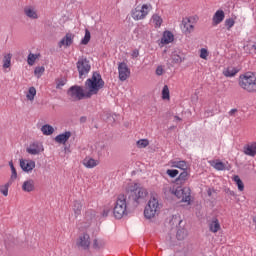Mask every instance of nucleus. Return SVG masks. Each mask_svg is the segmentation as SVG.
<instances>
[{
  "mask_svg": "<svg viewBox=\"0 0 256 256\" xmlns=\"http://www.w3.org/2000/svg\"><path fill=\"white\" fill-rule=\"evenodd\" d=\"M189 179V172L187 170H183V172L180 173L176 181H179L180 183H185Z\"/></svg>",
  "mask_w": 256,
  "mask_h": 256,
  "instance_id": "nucleus-38",
  "label": "nucleus"
},
{
  "mask_svg": "<svg viewBox=\"0 0 256 256\" xmlns=\"http://www.w3.org/2000/svg\"><path fill=\"white\" fill-rule=\"evenodd\" d=\"M109 213H111V207L109 206H104L103 211H102V215L103 217H108Z\"/></svg>",
  "mask_w": 256,
  "mask_h": 256,
  "instance_id": "nucleus-48",
  "label": "nucleus"
},
{
  "mask_svg": "<svg viewBox=\"0 0 256 256\" xmlns=\"http://www.w3.org/2000/svg\"><path fill=\"white\" fill-rule=\"evenodd\" d=\"M118 75L120 81H127V79L131 77V70L129 69V66H127V63L120 62L118 64Z\"/></svg>",
  "mask_w": 256,
  "mask_h": 256,
  "instance_id": "nucleus-11",
  "label": "nucleus"
},
{
  "mask_svg": "<svg viewBox=\"0 0 256 256\" xmlns=\"http://www.w3.org/2000/svg\"><path fill=\"white\" fill-rule=\"evenodd\" d=\"M153 11V5L150 3L140 4L131 11V17L134 21H143Z\"/></svg>",
  "mask_w": 256,
  "mask_h": 256,
  "instance_id": "nucleus-4",
  "label": "nucleus"
},
{
  "mask_svg": "<svg viewBox=\"0 0 256 256\" xmlns=\"http://www.w3.org/2000/svg\"><path fill=\"white\" fill-rule=\"evenodd\" d=\"M74 216L77 218L81 215V211H83V204L79 201H75L73 205Z\"/></svg>",
  "mask_w": 256,
  "mask_h": 256,
  "instance_id": "nucleus-30",
  "label": "nucleus"
},
{
  "mask_svg": "<svg viewBox=\"0 0 256 256\" xmlns=\"http://www.w3.org/2000/svg\"><path fill=\"white\" fill-rule=\"evenodd\" d=\"M84 121H85V118L82 117V118H81V122L84 123Z\"/></svg>",
  "mask_w": 256,
  "mask_h": 256,
  "instance_id": "nucleus-56",
  "label": "nucleus"
},
{
  "mask_svg": "<svg viewBox=\"0 0 256 256\" xmlns=\"http://www.w3.org/2000/svg\"><path fill=\"white\" fill-rule=\"evenodd\" d=\"M11 59H13V55L11 53L4 54L2 59V67L5 73L11 71Z\"/></svg>",
  "mask_w": 256,
  "mask_h": 256,
  "instance_id": "nucleus-21",
  "label": "nucleus"
},
{
  "mask_svg": "<svg viewBox=\"0 0 256 256\" xmlns=\"http://www.w3.org/2000/svg\"><path fill=\"white\" fill-rule=\"evenodd\" d=\"M104 87L105 81H103L101 74L94 72L92 77L85 82L86 99H91L93 95H97Z\"/></svg>",
  "mask_w": 256,
  "mask_h": 256,
  "instance_id": "nucleus-1",
  "label": "nucleus"
},
{
  "mask_svg": "<svg viewBox=\"0 0 256 256\" xmlns=\"http://www.w3.org/2000/svg\"><path fill=\"white\" fill-rule=\"evenodd\" d=\"M188 235L189 234L187 233V231L184 228H182L177 231L176 237L179 241H183V239H185Z\"/></svg>",
  "mask_w": 256,
  "mask_h": 256,
  "instance_id": "nucleus-41",
  "label": "nucleus"
},
{
  "mask_svg": "<svg viewBox=\"0 0 256 256\" xmlns=\"http://www.w3.org/2000/svg\"><path fill=\"white\" fill-rule=\"evenodd\" d=\"M155 73L158 77H161V75H165L166 71H165V66L163 65H159L157 66Z\"/></svg>",
  "mask_w": 256,
  "mask_h": 256,
  "instance_id": "nucleus-44",
  "label": "nucleus"
},
{
  "mask_svg": "<svg viewBox=\"0 0 256 256\" xmlns=\"http://www.w3.org/2000/svg\"><path fill=\"white\" fill-rule=\"evenodd\" d=\"M9 167H10L11 170H12V169H15V166L13 165V161H10V162H9Z\"/></svg>",
  "mask_w": 256,
  "mask_h": 256,
  "instance_id": "nucleus-52",
  "label": "nucleus"
},
{
  "mask_svg": "<svg viewBox=\"0 0 256 256\" xmlns=\"http://www.w3.org/2000/svg\"><path fill=\"white\" fill-rule=\"evenodd\" d=\"M67 95L71 101H81V99H87V92L85 88L83 89V87L77 85L70 87Z\"/></svg>",
  "mask_w": 256,
  "mask_h": 256,
  "instance_id": "nucleus-8",
  "label": "nucleus"
},
{
  "mask_svg": "<svg viewBox=\"0 0 256 256\" xmlns=\"http://www.w3.org/2000/svg\"><path fill=\"white\" fill-rule=\"evenodd\" d=\"M235 113H237V109H236V108L231 109V110L229 111V115H230V116L235 115Z\"/></svg>",
  "mask_w": 256,
  "mask_h": 256,
  "instance_id": "nucleus-51",
  "label": "nucleus"
},
{
  "mask_svg": "<svg viewBox=\"0 0 256 256\" xmlns=\"http://www.w3.org/2000/svg\"><path fill=\"white\" fill-rule=\"evenodd\" d=\"M65 83H67V80L57 79L56 80V89H62L63 87H65Z\"/></svg>",
  "mask_w": 256,
  "mask_h": 256,
  "instance_id": "nucleus-47",
  "label": "nucleus"
},
{
  "mask_svg": "<svg viewBox=\"0 0 256 256\" xmlns=\"http://www.w3.org/2000/svg\"><path fill=\"white\" fill-rule=\"evenodd\" d=\"M37 95V89L35 87H30L26 94V98L28 101H35V96Z\"/></svg>",
  "mask_w": 256,
  "mask_h": 256,
  "instance_id": "nucleus-31",
  "label": "nucleus"
},
{
  "mask_svg": "<svg viewBox=\"0 0 256 256\" xmlns=\"http://www.w3.org/2000/svg\"><path fill=\"white\" fill-rule=\"evenodd\" d=\"M89 41H91V32L89 29L85 30V35L81 40V45H89Z\"/></svg>",
  "mask_w": 256,
  "mask_h": 256,
  "instance_id": "nucleus-37",
  "label": "nucleus"
},
{
  "mask_svg": "<svg viewBox=\"0 0 256 256\" xmlns=\"http://www.w3.org/2000/svg\"><path fill=\"white\" fill-rule=\"evenodd\" d=\"M151 23L156 29H159L163 25V18L159 14H153L151 17Z\"/></svg>",
  "mask_w": 256,
  "mask_h": 256,
  "instance_id": "nucleus-27",
  "label": "nucleus"
},
{
  "mask_svg": "<svg viewBox=\"0 0 256 256\" xmlns=\"http://www.w3.org/2000/svg\"><path fill=\"white\" fill-rule=\"evenodd\" d=\"M9 187H11V182L0 185V193L4 197H7L9 195Z\"/></svg>",
  "mask_w": 256,
  "mask_h": 256,
  "instance_id": "nucleus-34",
  "label": "nucleus"
},
{
  "mask_svg": "<svg viewBox=\"0 0 256 256\" xmlns=\"http://www.w3.org/2000/svg\"><path fill=\"white\" fill-rule=\"evenodd\" d=\"M24 15H26L28 19H39V13H37V9L32 6H26L24 8Z\"/></svg>",
  "mask_w": 256,
  "mask_h": 256,
  "instance_id": "nucleus-20",
  "label": "nucleus"
},
{
  "mask_svg": "<svg viewBox=\"0 0 256 256\" xmlns=\"http://www.w3.org/2000/svg\"><path fill=\"white\" fill-rule=\"evenodd\" d=\"M129 212L127 211V196L120 194L117 199L113 209V215L115 219H123L125 215Z\"/></svg>",
  "mask_w": 256,
  "mask_h": 256,
  "instance_id": "nucleus-3",
  "label": "nucleus"
},
{
  "mask_svg": "<svg viewBox=\"0 0 256 256\" xmlns=\"http://www.w3.org/2000/svg\"><path fill=\"white\" fill-rule=\"evenodd\" d=\"M126 193L130 194V197H132L133 201L136 203H139L140 199H145L147 195H149V192H147V189L141 187V184L137 182H130L127 184L125 188Z\"/></svg>",
  "mask_w": 256,
  "mask_h": 256,
  "instance_id": "nucleus-2",
  "label": "nucleus"
},
{
  "mask_svg": "<svg viewBox=\"0 0 256 256\" xmlns=\"http://www.w3.org/2000/svg\"><path fill=\"white\" fill-rule=\"evenodd\" d=\"M170 57L172 65H181L185 61V58L181 57L177 51L172 52Z\"/></svg>",
  "mask_w": 256,
  "mask_h": 256,
  "instance_id": "nucleus-26",
  "label": "nucleus"
},
{
  "mask_svg": "<svg viewBox=\"0 0 256 256\" xmlns=\"http://www.w3.org/2000/svg\"><path fill=\"white\" fill-rule=\"evenodd\" d=\"M251 49H254V53H256V45H252Z\"/></svg>",
  "mask_w": 256,
  "mask_h": 256,
  "instance_id": "nucleus-55",
  "label": "nucleus"
},
{
  "mask_svg": "<svg viewBox=\"0 0 256 256\" xmlns=\"http://www.w3.org/2000/svg\"><path fill=\"white\" fill-rule=\"evenodd\" d=\"M35 161L30 159H20V167L25 173H31L35 169Z\"/></svg>",
  "mask_w": 256,
  "mask_h": 256,
  "instance_id": "nucleus-15",
  "label": "nucleus"
},
{
  "mask_svg": "<svg viewBox=\"0 0 256 256\" xmlns=\"http://www.w3.org/2000/svg\"><path fill=\"white\" fill-rule=\"evenodd\" d=\"M181 31L184 35H191L195 31V23H193L191 18H183Z\"/></svg>",
  "mask_w": 256,
  "mask_h": 256,
  "instance_id": "nucleus-12",
  "label": "nucleus"
},
{
  "mask_svg": "<svg viewBox=\"0 0 256 256\" xmlns=\"http://www.w3.org/2000/svg\"><path fill=\"white\" fill-rule=\"evenodd\" d=\"M166 174L169 175L172 179H175V177H177V175H179V170L176 169H168L166 171Z\"/></svg>",
  "mask_w": 256,
  "mask_h": 256,
  "instance_id": "nucleus-45",
  "label": "nucleus"
},
{
  "mask_svg": "<svg viewBox=\"0 0 256 256\" xmlns=\"http://www.w3.org/2000/svg\"><path fill=\"white\" fill-rule=\"evenodd\" d=\"M174 119H175L176 121H181V118H180L179 116H175Z\"/></svg>",
  "mask_w": 256,
  "mask_h": 256,
  "instance_id": "nucleus-54",
  "label": "nucleus"
},
{
  "mask_svg": "<svg viewBox=\"0 0 256 256\" xmlns=\"http://www.w3.org/2000/svg\"><path fill=\"white\" fill-rule=\"evenodd\" d=\"M75 40V34L68 32L58 43V47H71L73 45V41Z\"/></svg>",
  "mask_w": 256,
  "mask_h": 256,
  "instance_id": "nucleus-14",
  "label": "nucleus"
},
{
  "mask_svg": "<svg viewBox=\"0 0 256 256\" xmlns=\"http://www.w3.org/2000/svg\"><path fill=\"white\" fill-rule=\"evenodd\" d=\"M239 73V70L235 67H228L226 70L223 71V75L225 77H235Z\"/></svg>",
  "mask_w": 256,
  "mask_h": 256,
  "instance_id": "nucleus-29",
  "label": "nucleus"
},
{
  "mask_svg": "<svg viewBox=\"0 0 256 256\" xmlns=\"http://www.w3.org/2000/svg\"><path fill=\"white\" fill-rule=\"evenodd\" d=\"M22 191H24V193H33V191H35V180H25L22 183Z\"/></svg>",
  "mask_w": 256,
  "mask_h": 256,
  "instance_id": "nucleus-18",
  "label": "nucleus"
},
{
  "mask_svg": "<svg viewBox=\"0 0 256 256\" xmlns=\"http://www.w3.org/2000/svg\"><path fill=\"white\" fill-rule=\"evenodd\" d=\"M131 57L132 59H137V57H139V50L137 49L133 50Z\"/></svg>",
  "mask_w": 256,
  "mask_h": 256,
  "instance_id": "nucleus-50",
  "label": "nucleus"
},
{
  "mask_svg": "<svg viewBox=\"0 0 256 256\" xmlns=\"http://www.w3.org/2000/svg\"><path fill=\"white\" fill-rule=\"evenodd\" d=\"M39 57H41V55L30 53L27 58L28 65H30V67H33V65H35V61H37Z\"/></svg>",
  "mask_w": 256,
  "mask_h": 256,
  "instance_id": "nucleus-33",
  "label": "nucleus"
},
{
  "mask_svg": "<svg viewBox=\"0 0 256 256\" xmlns=\"http://www.w3.org/2000/svg\"><path fill=\"white\" fill-rule=\"evenodd\" d=\"M244 155H247L248 157H255L256 155V142H252L250 144H247L243 148Z\"/></svg>",
  "mask_w": 256,
  "mask_h": 256,
  "instance_id": "nucleus-19",
  "label": "nucleus"
},
{
  "mask_svg": "<svg viewBox=\"0 0 256 256\" xmlns=\"http://www.w3.org/2000/svg\"><path fill=\"white\" fill-rule=\"evenodd\" d=\"M11 180L12 181H15V179H17V170L15 169V168H13L12 170H11Z\"/></svg>",
  "mask_w": 256,
  "mask_h": 256,
  "instance_id": "nucleus-49",
  "label": "nucleus"
},
{
  "mask_svg": "<svg viewBox=\"0 0 256 256\" xmlns=\"http://www.w3.org/2000/svg\"><path fill=\"white\" fill-rule=\"evenodd\" d=\"M175 41V35L171 31H164L160 43L162 45H169V43H173Z\"/></svg>",
  "mask_w": 256,
  "mask_h": 256,
  "instance_id": "nucleus-17",
  "label": "nucleus"
},
{
  "mask_svg": "<svg viewBox=\"0 0 256 256\" xmlns=\"http://www.w3.org/2000/svg\"><path fill=\"white\" fill-rule=\"evenodd\" d=\"M69 139H71V132H69V131H66V132L59 134L55 137L56 143H60L62 145H65V143H67L69 141Z\"/></svg>",
  "mask_w": 256,
  "mask_h": 256,
  "instance_id": "nucleus-23",
  "label": "nucleus"
},
{
  "mask_svg": "<svg viewBox=\"0 0 256 256\" xmlns=\"http://www.w3.org/2000/svg\"><path fill=\"white\" fill-rule=\"evenodd\" d=\"M171 167L175 169H180L181 171H187V169H189V164H187L185 160L172 161Z\"/></svg>",
  "mask_w": 256,
  "mask_h": 256,
  "instance_id": "nucleus-24",
  "label": "nucleus"
},
{
  "mask_svg": "<svg viewBox=\"0 0 256 256\" xmlns=\"http://www.w3.org/2000/svg\"><path fill=\"white\" fill-rule=\"evenodd\" d=\"M162 99L164 101H169L171 99V93L169 91V86L164 85L162 89Z\"/></svg>",
  "mask_w": 256,
  "mask_h": 256,
  "instance_id": "nucleus-35",
  "label": "nucleus"
},
{
  "mask_svg": "<svg viewBox=\"0 0 256 256\" xmlns=\"http://www.w3.org/2000/svg\"><path fill=\"white\" fill-rule=\"evenodd\" d=\"M82 165H84L86 169H94V167H97V165H99V160L93 159L91 157H86L83 159Z\"/></svg>",
  "mask_w": 256,
  "mask_h": 256,
  "instance_id": "nucleus-22",
  "label": "nucleus"
},
{
  "mask_svg": "<svg viewBox=\"0 0 256 256\" xmlns=\"http://www.w3.org/2000/svg\"><path fill=\"white\" fill-rule=\"evenodd\" d=\"M209 231L211 233H218V231H221V224L219 223V219H212V221L209 223Z\"/></svg>",
  "mask_w": 256,
  "mask_h": 256,
  "instance_id": "nucleus-25",
  "label": "nucleus"
},
{
  "mask_svg": "<svg viewBox=\"0 0 256 256\" xmlns=\"http://www.w3.org/2000/svg\"><path fill=\"white\" fill-rule=\"evenodd\" d=\"M209 57V51L206 48H202L200 50V59H204L207 61V58Z\"/></svg>",
  "mask_w": 256,
  "mask_h": 256,
  "instance_id": "nucleus-46",
  "label": "nucleus"
},
{
  "mask_svg": "<svg viewBox=\"0 0 256 256\" xmlns=\"http://www.w3.org/2000/svg\"><path fill=\"white\" fill-rule=\"evenodd\" d=\"M223 21H225V11L219 9L214 13L212 17V25L214 26L221 25Z\"/></svg>",
  "mask_w": 256,
  "mask_h": 256,
  "instance_id": "nucleus-16",
  "label": "nucleus"
},
{
  "mask_svg": "<svg viewBox=\"0 0 256 256\" xmlns=\"http://www.w3.org/2000/svg\"><path fill=\"white\" fill-rule=\"evenodd\" d=\"M207 194L209 195V197H211V195H213V191L211 189H208Z\"/></svg>",
  "mask_w": 256,
  "mask_h": 256,
  "instance_id": "nucleus-53",
  "label": "nucleus"
},
{
  "mask_svg": "<svg viewBox=\"0 0 256 256\" xmlns=\"http://www.w3.org/2000/svg\"><path fill=\"white\" fill-rule=\"evenodd\" d=\"M159 211H161V204L155 196H152L144 209V216L146 219H153L155 215H159Z\"/></svg>",
  "mask_w": 256,
  "mask_h": 256,
  "instance_id": "nucleus-6",
  "label": "nucleus"
},
{
  "mask_svg": "<svg viewBox=\"0 0 256 256\" xmlns=\"http://www.w3.org/2000/svg\"><path fill=\"white\" fill-rule=\"evenodd\" d=\"M210 165H212L216 171H224L225 169V164L221 161H212L210 162Z\"/></svg>",
  "mask_w": 256,
  "mask_h": 256,
  "instance_id": "nucleus-36",
  "label": "nucleus"
},
{
  "mask_svg": "<svg viewBox=\"0 0 256 256\" xmlns=\"http://www.w3.org/2000/svg\"><path fill=\"white\" fill-rule=\"evenodd\" d=\"M227 31H231V28L235 26V19L227 18L224 22Z\"/></svg>",
  "mask_w": 256,
  "mask_h": 256,
  "instance_id": "nucleus-42",
  "label": "nucleus"
},
{
  "mask_svg": "<svg viewBox=\"0 0 256 256\" xmlns=\"http://www.w3.org/2000/svg\"><path fill=\"white\" fill-rule=\"evenodd\" d=\"M136 146L138 147V149H145V147H149V140L140 139L136 142Z\"/></svg>",
  "mask_w": 256,
  "mask_h": 256,
  "instance_id": "nucleus-40",
  "label": "nucleus"
},
{
  "mask_svg": "<svg viewBox=\"0 0 256 256\" xmlns=\"http://www.w3.org/2000/svg\"><path fill=\"white\" fill-rule=\"evenodd\" d=\"M26 151L29 155H39V153H43V151H45V148L42 143L34 142L30 144Z\"/></svg>",
  "mask_w": 256,
  "mask_h": 256,
  "instance_id": "nucleus-13",
  "label": "nucleus"
},
{
  "mask_svg": "<svg viewBox=\"0 0 256 256\" xmlns=\"http://www.w3.org/2000/svg\"><path fill=\"white\" fill-rule=\"evenodd\" d=\"M43 73H45V67L44 66H38L34 70V75L37 77V79H41L43 76Z\"/></svg>",
  "mask_w": 256,
  "mask_h": 256,
  "instance_id": "nucleus-39",
  "label": "nucleus"
},
{
  "mask_svg": "<svg viewBox=\"0 0 256 256\" xmlns=\"http://www.w3.org/2000/svg\"><path fill=\"white\" fill-rule=\"evenodd\" d=\"M76 247L87 251L91 247V236L87 232L80 234L76 240Z\"/></svg>",
  "mask_w": 256,
  "mask_h": 256,
  "instance_id": "nucleus-10",
  "label": "nucleus"
},
{
  "mask_svg": "<svg viewBox=\"0 0 256 256\" xmlns=\"http://www.w3.org/2000/svg\"><path fill=\"white\" fill-rule=\"evenodd\" d=\"M239 86L248 93H255L256 91V76L253 73H246L240 76Z\"/></svg>",
  "mask_w": 256,
  "mask_h": 256,
  "instance_id": "nucleus-5",
  "label": "nucleus"
},
{
  "mask_svg": "<svg viewBox=\"0 0 256 256\" xmlns=\"http://www.w3.org/2000/svg\"><path fill=\"white\" fill-rule=\"evenodd\" d=\"M41 132L46 136L53 135V133H55V128L49 124H45L41 127Z\"/></svg>",
  "mask_w": 256,
  "mask_h": 256,
  "instance_id": "nucleus-28",
  "label": "nucleus"
},
{
  "mask_svg": "<svg viewBox=\"0 0 256 256\" xmlns=\"http://www.w3.org/2000/svg\"><path fill=\"white\" fill-rule=\"evenodd\" d=\"M93 247L95 249H101V247H105V240H103V239H94Z\"/></svg>",
  "mask_w": 256,
  "mask_h": 256,
  "instance_id": "nucleus-43",
  "label": "nucleus"
},
{
  "mask_svg": "<svg viewBox=\"0 0 256 256\" xmlns=\"http://www.w3.org/2000/svg\"><path fill=\"white\" fill-rule=\"evenodd\" d=\"M76 67L78 69L80 79L87 77V75H89V71H91V64L87 58H79L76 63Z\"/></svg>",
  "mask_w": 256,
  "mask_h": 256,
  "instance_id": "nucleus-9",
  "label": "nucleus"
},
{
  "mask_svg": "<svg viewBox=\"0 0 256 256\" xmlns=\"http://www.w3.org/2000/svg\"><path fill=\"white\" fill-rule=\"evenodd\" d=\"M169 192L171 195H175L177 199H180L182 203H190L191 202V189L188 187L178 186L176 188L169 187Z\"/></svg>",
  "mask_w": 256,
  "mask_h": 256,
  "instance_id": "nucleus-7",
  "label": "nucleus"
},
{
  "mask_svg": "<svg viewBox=\"0 0 256 256\" xmlns=\"http://www.w3.org/2000/svg\"><path fill=\"white\" fill-rule=\"evenodd\" d=\"M232 179L236 183V185L238 187V191H244L245 190V184H243V180H241L239 175H234Z\"/></svg>",
  "mask_w": 256,
  "mask_h": 256,
  "instance_id": "nucleus-32",
  "label": "nucleus"
}]
</instances>
